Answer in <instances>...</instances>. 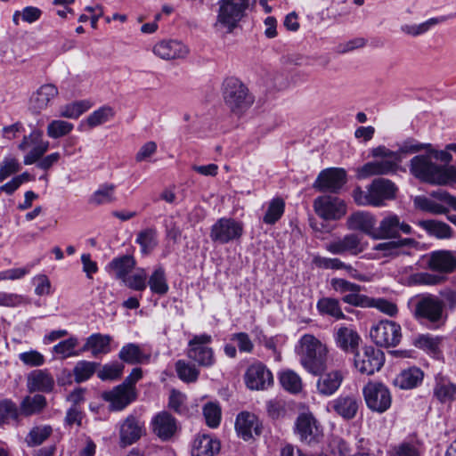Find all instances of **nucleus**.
<instances>
[{
    "label": "nucleus",
    "mask_w": 456,
    "mask_h": 456,
    "mask_svg": "<svg viewBox=\"0 0 456 456\" xmlns=\"http://www.w3.org/2000/svg\"><path fill=\"white\" fill-rule=\"evenodd\" d=\"M430 144L419 143L415 140H407L402 143L397 151H393L380 145L371 149L370 155L375 159L356 169L359 179H366L373 175H385L395 173L402 161V154H412L428 150Z\"/></svg>",
    "instance_id": "obj_1"
},
{
    "label": "nucleus",
    "mask_w": 456,
    "mask_h": 456,
    "mask_svg": "<svg viewBox=\"0 0 456 456\" xmlns=\"http://www.w3.org/2000/svg\"><path fill=\"white\" fill-rule=\"evenodd\" d=\"M409 167L411 175L421 182L439 186L456 183V167L438 165L432 161L429 154L413 157Z\"/></svg>",
    "instance_id": "obj_2"
},
{
    "label": "nucleus",
    "mask_w": 456,
    "mask_h": 456,
    "mask_svg": "<svg viewBox=\"0 0 456 456\" xmlns=\"http://www.w3.org/2000/svg\"><path fill=\"white\" fill-rule=\"evenodd\" d=\"M250 0H218L212 24L214 32L220 36L232 34L247 16Z\"/></svg>",
    "instance_id": "obj_3"
},
{
    "label": "nucleus",
    "mask_w": 456,
    "mask_h": 456,
    "mask_svg": "<svg viewBox=\"0 0 456 456\" xmlns=\"http://www.w3.org/2000/svg\"><path fill=\"white\" fill-rule=\"evenodd\" d=\"M297 351L302 366L308 372L317 375L326 370L328 348L314 336L305 334L301 337Z\"/></svg>",
    "instance_id": "obj_4"
},
{
    "label": "nucleus",
    "mask_w": 456,
    "mask_h": 456,
    "mask_svg": "<svg viewBox=\"0 0 456 456\" xmlns=\"http://www.w3.org/2000/svg\"><path fill=\"white\" fill-rule=\"evenodd\" d=\"M412 314L420 322H428L439 328L448 318L443 300L433 294L420 295L411 300Z\"/></svg>",
    "instance_id": "obj_5"
},
{
    "label": "nucleus",
    "mask_w": 456,
    "mask_h": 456,
    "mask_svg": "<svg viewBox=\"0 0 456 456\" xmlns=\"http://www.w3.org/2000/svg\"><path fill=\"white\" fill-rule=\"evenodd\" d=\"M397 187L395 184L384 178H378L367 187L366 191L360 187L353 191V198L357 205L381 207L387 200L395 198Z\"/></svg>",
    "instance_id": "obj_6"
},
{
    "label": "nucleus",
    "mask_w": 456,
    "mask_h": 456,
    "mask_svg": "<svg viewBox=\"0 0 456 456\" xmlns=\"http://www.w3.org/2000/svg\"><path fill=\"white\" fill-rule=\"evenodd\" d=\"M223 97L228 108L237 115L244 113L254 102V97L248 87L235 77L227 78L224 82Z\"/></svg>",
    "instance_id": "obj_7"
},
{
    "label": "nucleus",
    "mask_w": 456,
    "mask_h": 456,
    "mask_svg": "<svg viewBox=\"0 0 456 456\" xmlns=\"http://www.w3.org/2000/svg\"><path fill=\"white\" fill-rule=\"evenodd\" d=\"M413 202L417 208L436 215L445 213L448 208L456 210V197L444 190L433 191L430 197L416 196Z\"/></svg>",
    "instance_id": "obj_8"
},
{
    "label": "nucleus",
    "mask_w": 456,
    "mask_h": 456,
    "mask_svg": "<svg viewBox=\"0 0 456 456\" xmlns=\"http://www.w3.org/2000/svg\"><path fill=\"white\" fill-rule=\"evenodd\" d=\"M211 342L212 337L208 334L193 336L188 343V357L199 366L212 367L216 362V357L213 349L208 346Z\"/></svg>",
    "instance_id": "obj_9"
},
{
    "label": "nucleus",
    "mask_w": 456,
    "mask_h": 456,
    "mask_svg": "<svg viewBox=\"0 0 456 456\" xmlns=\"http://www.w3.org/2000/svg\"><path fill=\"white\" fill-rule=\"evenodd\" d=\"M243 232L241 222L230 217H221L211 226L209 236L213 242L227 244L239 240Z\"/></svg>",
    "instance_id": "obj_10"
},
{
    "label": "nucleus",
    "mask_w": 456,
    "mask_h": 456,
    "mask_svg": "<svg viewBox=\"0 0 456 456\" xmlns=\"http://www.w3.org/2000/svg\"><path fill=\"white\" fill-rule=\"evenodd\" d=\"M315 214L325 221H336L346 214V202L336 196L322 195L317 197L313 203Z\"/></svg>",
    "instance_id": "obj_11"
},
{
    "label": "nucleus",
    "mask_w": 456,
    "mask_h": 456,
    "mask_svg": "<svg viewBox=\"0 0 456 456\" xmlns=\"http://www.w3.org/2000/svg\"><path fill=\"white\" fill-rule=\"evenodd\" d=\"M362 394L366 405L372 411L383 413L391 406V394L382 383L369 382L362 388Z\"/></svg>",
    "instance_id": "obj_12"
},
{
    "label": "nucleus",
    "mask_w": 456,
    "mask_h": 456,
    "mask_svg": "<svg viewBox=\"0 0 456 456\" xmlns=\"http://www.w3.org/2000/svg\"><path fill=\"white\" fill-rule=\"evenodd\" d=\"M412 228L410 224L402 221L395 213L388 212L380 220L379 226L373 234L374 240L396 239L401 234H411Z\"/></svg>",
    "instance_id": "obj_13"
},
{
    "label": "nucleus",
    "mask_w": 456,
    "mask_h": 456,
    "mask_svg": "<svg viewBox=\"0 0 456 456\" xmlns=\"http://www.w3.org/2000/svg\"><path fill=\"white\" fill-rule=\"evenodd\" d=\"M385 362L384 353L373 346H364L354 354V364L362 374L372 375L379 371Z\"/></svg>",
    "instance_id": "obj_14"
},
{
    "label": "nucleus",
    "mask_w": 456,
    "mask_h": 456,
    "mask_svg": "<svg viewBox=\"0 0 456 456\" xmlns=\"http://www.w3.org/2000/svg\"><path fill=\"white\" fill-rule=\"evenodd\" d=\"M30 145H33V148L23 159L25 165L37 163L49 150L50 143L48 141L43 139V132L40 129H34L28 135H25L22 138L18 145V149L21 151H25Z\"/></svg>",
    "instance_id": "obj_15"
},
{
    "label": "nucleus",
    "mask_w": 456,
    "mask_h": 456,
    "mask_svg": "<svg viewBox=\"0 0 456 456\" xmlns=\"http://www.w3.org/2000/svg\"><path fill=\"white\" fill-rule=\"evenodd\" d=\"M370 336L377 346H395L402 337L401 326L395 322L383 320L370 329Z\"/></svg>",
    "instance_id": "obj_16"
},
{
    "label": "nucleus",
    "mask_w": 456,
    "mask_h": 456,
    "mask_svg": "<svg viewBox=\"0 0 456 456\" xmlns=\"http://www.w3.org/2000/svg\"><path fill=\"white\" fill-rule=\"evenodd\" d=\"M417 245L418 242L410 238L378 243L373 247V252L369 254V257L380 259L383 257H396L401 255H409L410 252L406 248H415Z\"/></svg>",
    "instance_id": "obj_17"
},
{
    "label": "nucleus",
    "mask_w": 456,
    "mask_h": 456,
    "mask_svg": "<svg viewBox=\"0 0 456 456\" xmlns=\"http://www.w3.org/2000/svg\"><path fill=\"white\" fill-rule=\"evenodd\" d=\"M346 182V174L343 168L330 167L322 170L313 187L320 191L337 192Z\"/></svg>",
    "instance_id": "obj_18"
},
{
    "label": "nucleus",
    "mask_w": 456,
    "mask_h": 456,
    "mask_svg": "<svg viewBox=\"0 0 456 456\" xmlns=\"http://www.w3.org/2000/svg\"><path fill=\"white\" fill-rule=\"evenodd\" d=\"M244 379L250 390H265L273 384L272 372L260 362L254 363L247 369Z\"/></svg>",
    "instance_id": "obj_19"
},
{
    "label": "nucleus",
    "mask_w": 456,
    "mask_h": 456,
    "mask_svg": "<svg viewBox=\"0 0 456 456\" xmlns=\"http://www.w3.org/2000/svg\"><path fill=\"white\" fill-rule=\"evenodd\" d=\"M102 397L110 403V410L118 411L125 409L136 398L135 388H126L122 384L102 393Z\"/></svg>",
    "instance_id": "obj_20"
},
{
    "label": "nucleus",
    "mask_w": 456,
    "mask_h": 456,
    "mask_svg": "<svg viewBox=\"0 0 456 456\" xmlns=\"http://www.w3.org/2000/svg\"><path fill=\"white\" fill-rule=\"evenodd\" d=\"M360 401L352 395H340L330 401L327 404V411L334 412L344 419H354L358 411Z\"/></svg>",
    "instance_id": "obj_21"
},
{
    "label": "nucleus",
    "mask_w": 456,
    "mask_h": 456,
    "mask_svg": "<svg viewBox=\"0 0 456 456\" xmlns=\"http://www.w3.org/2000/svg\"><path fill=\"white\" fill-rule=\"evenodd\" d=\"M316 381V391L322 396L333 395L341 387L344 374L339 370L322 371Z\"/></svg>",
    "instance_id": "obj_22"
},
{
    "label": "nucleus",
    "mask_w": 456,
    "mask_h": 456,
    "mask_svg": "<svg viewBox=\"0 0 456 456\" xmlns=\"http://www.w3.org/2000/svg\"><path fill=\"white\" fill-rule=\"evenodd\" d=\"M153 53L163 60L183 59L189 53L188 47L177 40H162L153 46Z\"/></svg>",
    "instance_id": "obj_23"
},
{
    "label": "nucleus",
    "mask_w": 456,
    "mask_h": 456,
    "mask_svg": "<svg viewBox=\"0 0 456 456\" xmlns=\"http://www.w3.org/2000/svg\"><path fill=\"white\" fill-rule=\"evenodd\" d=\"M235 428L239 436L245 441L253 438L255 436H259L261 433V424L258 418L248 411L240 412L237 416Z\"/></svg>",
    "instance_id": "obj_24"
},
{
    "label": "nucleus",
    "mask_w": 456,
    "mask_h": 456,
    "mask_svg": "<svg viewBox=\"0 0 456 456\" xmlns=\"http://www.w3.org/2000/svg\"><path fill=\"white\" fill-rule=\"evenodd\" d=\"M55 380L48 370L31 371L27 379V387L30 392L50 393L53 390Z\"/></svg>",
    "instance_id": "obj_25"
},
{
    "label": "nucleus",
    "mask_w": 456,
    "mask_h": 456,
    "mask_svg": "<svg viewBox=\"0 0 456 456\" xmlns=\"http://www.w3.org/2000/svg\"><path fill=\"white\" fill-rule=\"evenodd\" d=\"M153 433L161 440L170 439L176 431L175 419L167 411H161L151 419Z\"/></svg>",
    "instance_id": "obj_26"
},
{
    "label": "nucleus",
    "mask_w": 456,
    "mask_h": 456,
    "mask_svg": "<svg viewBox=\"0 0 456 456\" xmlns=\"http://www.w3.org/2000/svg\"><path fill=\"white\" fill-rule=\"evenodd\" d=\"M313 264L322 269L330 270H345L346 273L353 279L364 281H366L363 274L360 273L351 265L346 264L337 257H326L322 256H314Z\"/></svg>",
    "instance_id": "obj_27"
},
{
    "label": "nucleus",
    "mask_w": 456,
    "mask_h": 456,
    "mask_svg": "<svg viewBox=\"0 0 456 456\" xmlns=\"http://www.w3.org/2000/svg\"><path fill=\"white\" fill-rule=\"evenodd\" d=\"M59 94L57 86L53 84H45L41 86L30 99L31 108L40 112L49 107L51 102Z\"/></svg>",
    "instance_id": "obj_28"
},
{
    "label": "nucleus",
    "mask_w": 456,
    "mask_h": 456,
    "mask_svg": "<svg viewBox=\"0 0 456 456\" xmlns=\"http://www.w3.org/2000/svg\"><path fill=\"white\" fill-rule=\"evenodd\" d=\"M142 433V424L135 417L130 415L120 425V442L123 445H130L136 442Z\"/></svg>",
    "instance_id": "obj_29"
},
{
    "label": "nucleus",
    "mask_w": 456,
    "mask_h": 456,
    "mask_svg": "<svg viewBox=\"0 0 456 456\" xmlns=\"http://www.w3.org/2000/svg\"><path fill=\"white\" fill-rule=\"evenodd\" d=\"M111 341L112 338L110 335L94 333L86 338L81 352H90L93 356L107 354L111 351Z\"/></svg>",
    "instance_id": "obj_30"
},
{
    "label": "nucleus",
    "mask_w": 456,
    "mask_h": 456,
    "mask_svg": "<svg viewBox=\"0 0 456 456\" xmlns=\"http://www.w3.org/2000/svg\"><path fill=\"white\" fill-rule=\"evenodd\" d=\"M296 433L300 440L311 442L318 433L317 421L311 412H302L296 420Z\"/></svg>",
    "instance_id": "obj_31"
},
{
    "label": "nucleus",
    "mask_w": 456,
    "mask_h": 456,
    "mask_svg": "<svg viewBox=\"0 0 456 456\" xmlns=\"http://www.w3.org/2000/svg\"><path fill=\"white\" fill-rule=\"evenodd\" d=\"M375 224L374 216L364 211L355 212L347 219L348 229L362 231L372 239L376 230L374 229Z\"/></svg>",
    "instance_id": "obj_32"
},
{
    "label": "nucleus",
    "mask_w": 456,
    "mask_h": 456,
    "mask_svg": "<svg viewBox=\"0 0 456 456\" xmlns=\"http://www.w3.org/2000/svg\"><path fill=\"white\" fill-rule=\"evenodd\" d=\"M115 110L110 105H103L94 110L85 119H83L78 126L79 129H93L112 120L115 117Z\"/></svg>",
    "instance_id": "obj_33"
},
{
    "label": "nucleus",
    "mask_w": 456,
    "mask_h": 456,
    "mask_svg": "<svg viewBox=\"0 0 456 456\" xmlns=\"http://www.w3.org/2000/svg\"><path fill=\"white\" fill-rule=\"evenodd\" d=\"M428 265L433 271L448 273L456 267V258L448 251H436L430 255Z\"/></svg>",
    "instance_id": "obj_34"
},
{
    "label": "nucleus",
    "mask_w": 456,
    "mask_h": 456,
    "mask_svg": "<svg viewBox=\"0 0 456 456\" xmlns=\"http://www.w3.org/2000/svg\"><path fill=\"white\" fill-rule=\"evenodd\" d=\"M351 302L358 305V307H374L389 316H395L398 313L397 305L387 299L365 297L351 298Z\"/></svg>",
    "instance_id": "obj_35"
},
{
    "label": "nucleus",
    "mask_w": 456,
    "mask_h": 456,
    "mask_svg": "<svg viewBox=\"0 0 456 456\" xmlns=\"http://www.w3.org/2000/svg\"><path fill=\"white\" fill-rule=\"evenodd\" d=\"M330 285L335 291L340 294H346L342 297V300L348 305L358 306V305L351 302V298H356V297H365V295H362L359 293L361 290L360 285L352 283L345 279L333 278L330 281Z\"/></svg>",
    "instance_id": "obj_36"
},
{
    "label": "nucleus",
    "mask_w": 456,
    "mask_h": 456,
    "mask_svg": "<svg viewBox=\"0 0 456 456\" xmlns=\"http://www.w3.org/2000/svg\"><path fill=\"white\" fill-rule=\"evenodd\" d=\"M220 450V443L208 435L195 438L191 449L192 456H214Z\"/></svg>",
    "instance_id": "obj_37"
},
{
    "label": "nucleus",
    "mask_w": 456,
    "mask_h": 456,
    "mask_svg": "<svg viewBox=\"0 0 456 456\" xmlns=\"http://www.w3.org/2000/svg\"><path fill=\"white\" fill-rule=\"evenodd\" d=\"M424 374L419 368L411 367L401 371L394 380V384L401 389H411L419 385Z\"/></svg>",
    "instance_id": "obj_38"
},
{
    "label": "nucleus",
    "mask_w": 456,
    "mask_h": 456,
    "mask_svg": "<svg viewBox=\"0 0 456 456\" xmlns=\"http://www.w3.org/2000/svg\"><path fill=\"white\" fill-rule=\"evenodd\" d=\"M337 346L345 352L354 351L359 345L360 337L357 332L350 327H340L335 334Z\"/></svg>",
    "instance_id": "obj_39"
},
{
    "label": "nucleus",
    "mask_w": 456,
    "mask_h": 456,
    "mask_svg": "<svg viewBox=\"0 0 456 456\" xmlns=\"http://www.w3.org/2000/svg\"><path fill=\"white\" fill-rule=\"evenodd\" d=\"M119 358L131 364L147 362L151 355L142 351L141 347L134 343L125 345L118 354Z\"/></svg>",
    "instance_id": "obj_40"
},
{
    "label": "nucleus",
    "mask_w": 456,
    "mask_h": 456,
    "mask_svg": "<svg viewBox=\"0 0 456 456\" xmlns=\"http://www.w3.org/2000/svg\"><path fill=\"white\" fill-rule=\"evenodd\" d=\"M53 434L50 425L42 424L32 427L25 437L28 447H36L43 444Z\"/></svg>",
    "instance_id": "obj_41"
},
{
    "label": "nucleus",
    "mask_w": 456,
    "mask_h": 456,
    "mask_svg": "<svg viewBox=\"0 0 456 456\" xmlns=\"http://www.w3.org/2000/svg\"><path fill=\"white\" fill-rule=\"evenodd\" d=\"M93 107L89 100H79L61 107L59 116L65 118L77 119Z\"/></svg>",
    "instance_id": "obj_42"
},
{
    "label": "nucleus",
    "mask_w": 456,
    "mask_h": 456,
    "mask_svg": "<svg viewBox=\"0 0 456 456\" xmlns=\"http://www.w3.org/2000/svg\"><path fill=\"white\" fill-rule=\"evenodd\" d=\"M317 310L322 315H329L335 320H343L346 318L339 301L333 297H322L316 304Z\"/></svg>",
    "instance_id": "obj_43"
},
{
    "label": "nucleus",
    "mask_w": 456,
    "mask_h": 456,
    "mask_svg": "<svg viewBox=\"0 0 456 456\" xmlns=\"http://www.w3.org/2000/svg\"><path fill=\"white\" fill-rule=\"evenodd\" d=\"M423 453L421 444L414 441H403L387 452L388 456H423Z\"/></svg>",
    "instance_id": "obj_44"
},
{
    "label": "nucleus",
    "mask_w": 456,
    "mask_h": 456,
    "mask_svg": "<svg viewBox=\"0 0 456 456\" xmlns=\"http://www.w3.org/2000/svg\"><path fill=\"white\" fill-rule=\"evenodd\" d=\"M434 394L441 403H451L456 399V385L447 379L439 378L436 379Z\"/></svg>",
    "instance_id": "obj_45"
},
{
    "label": "nucleus",
    "mask_w": 456,
    "mask_h": 456,
    "mask_svg": "<svg viewBox=\"0 0 456 456\" xmlns=\"http://www.w3.org/2000/svg\"><path fill=\"white\" fill-rule=\"evenodd\" d=\"M78 345V338L71 336L69 338L62 340L53 346V353L61 359H67L69 357H77L82 353L81 350H76Z\"/></svg>",
    "instance_id": "obj_46"
},
{
    "label": "nucleus",
    "mask_w": 456,
    "mask_h": 456,
    "mask_svg": "<svg viewBox=\"0 0 456 456\" xmlns=\"http://www.w3.org/2000/svg\"><path fill=\"white\" fill-rule=\"evenodd\" d=\"M46 404V398L42 395L26 396L20 403V411L23 415L31 416L42 411Z\"/></svg>",
    "instance_id": "obj_47"
},
{
    "label": "nucleus",
    "mask_w": 456,
    "mask_h": 456,
    "mask_svg": "<svg viewBox=\"0 0 456 456\" xmlns=\"http://www.w3.org/2000/svg\"><path fill=\"white\" fill-rule=\"evenodd\" d=\"M279 380L281 387L291 394H297L302 390L303 383L300 376L291 370L281 371Z\"/></svg>",
    "instance_id": "obj_48"
},
{
    "label": "nucleus",
    "mask_w": 456,
    "mask_h": 456,
    "mask_svg": "<svg viewBox=\"0 0 456 456\" xmlns=\"http://www.w3.org/2000/svg\"><path fill=\"white\" fill-rule=\"evenodd\" d=\"M284 210V200L281 198H273L268 202L263 222L266 224H274L282 216Z\"/></svg>",
    "instance_id": "obj_49"
},
{
    "label": "nucleus",
    "mask_w": 456,
    "mask_h": 456,
    "mask_svg": "<svg viewBox=\"0 0 456 456\" xmlns=\"http://www.w3.org/2000/svg\"><path fill=\"white\" fill-rule=\"evenodd\" d=\"M134 266V260L130 256H123L121 257L114 258L108 265V267L114 272L118 279L125 280L128 273Z\"/></svg>",
    "instance_id": "obj_50"
},
{
    "label": "nucleus",
    "mask_w": 456,
    "mask_h": 456,
    "mask_svg": "<svg viewBox=\"0 0 456 456\" xmlns=\"http://www.w3.org/2000/svg\"><path fill=\"white\" fill-rule=\"evenodd\" d=\"M115 185L103 184L101 185L89 199V203L93 205L109 204L115 200Z\"/></svg>",
    "instance_id": "obj_51"
},
{
    "label": "nucleus",
    "mask_w": 456,
    "mask_h": 456,
    "mask_svg": "<svg viewBox=\"0 0 456 456\" xmlns=\"http://www.w3.org/2000/svg\"><path fill=\"white\" fill-rule=\"evenodd\" d=\"M136 243L141 247L143 254H149L158 245L157 231L154 228H147L141 231L136 237Z\"/></svg>",
    "instance_id": "obj_52"
},
{
    "label": "nucleus",
    "mask_w": 456,
    "mask_h": 456,
    "mask_svg": "<svg viewBox=\"0 0 456 456\" xmlns=\"http://www.w3.org/2000/svg\"><path fill=\"white\" fill-rule=\"evenodd\" d=\"M74 125L62 119H53L49 122L46 127V134L52 139H59L71 133Z\"/></svg>",
    "instance_id": "obj_53"
},
{
    "label": "nucleus",
    "mask_w": 456,
    "mask_h": 456,
    "mask_svg": "<svg viewBox=\"0 0 456 456\" xmlns=\"http://www.w3.org/2000/svg\"><path fill=\"white\" fill-rule=\"evenodd\" d=\"M442 338L429 334L420 335L415 340V346L433 356H438L440 354V344Z\"/></svg>",
    "instance_id": "obj_54"
},
{
    "label": "nucleus",
    "mask_w": 456,
    "mask_h": 456,
    "mask_svg": "<svg viewBox=\"0 0 456 456\" xmlns=\"http://www.w3.org/2000/svg\"><path fill=\"white\" fill-rule=\"evenodd\" d=\"M149 286L152 293L164 295L168 291V284L162 267L157 268L149 278Z\"/></svg>",
    "instance_id": "obj_55"
},
{
    "label": "nucleus",
    "mask_w": 456,
    "mask_h": 456,
    "mask_svg": "<svg viewBox=\"0 0 456 456\" xmlns=\"http://www.w3.org/2000/svg\"><path fill=\"white\" fill-rule=\"evenodd\" d=\"M437 18H431L419 24H403L400 29L403 33L411 36L418 37L429 31L434 26L439 23Z\"/></svg>",
    "instance_id": "obj_56"
},
{
    "label": "nucleus",
    "mask_w": 456,
    "mask_h": 456,
    "mask_svg": "<svg viewBox=\"0 0 456 456\" xmlns=\"http://www.w3.org/2000/svg\"><path fill=\"white\" fill-rule=\"evenodd\" d=\"M421 226L431 235H434L439 239H447L452 236L451 227L443 222L427 220L421 222Z\"/></svg>",
    "instance_id": "obj_57"
},
{
    "label": "nucleus",
    "mask_w": 456,
    "mask_h": 456,
    "mask_svg": "<svg viewBox=\"0 0 456 456\" xmlns=\"http://www.w3.org/2000/svg\"><path fill=\"white\" fill-rule=\"evenodd\" d=\"M175 370L179 379L187 383L196 381L200 374V371L195 365L187 362L184 360H179L176 362Z\"/></svg>",
    "instance_id": "obj_58"
},
{
    "label": "nucleus",
    "mask_w": 456,
    "mask_h": 456,
    "mask_svg": "<svg viewBox=\"0 0 456 456\" xmlns=\"http://www.w3.org/2000/svg\"><path fill=\"white\" fill-rule=\"evenodd\" d=\"M444 276L427 272L416 273L410 276L409 283L411 285L435 286L444 281Z\"/></svg>",
    "instance_id": "obj_59"
},
{
    "label": "nucleus",
    "mask_w": 456,
    "mask_h": 456,
    "mask_svg": "<svg viewBox=\"0 0 456 456\" xmlns=\"http://www.w3.org/2000/svg\"><path fill=\"white\" fill-rule=\"evenodd\" d=\"M97 363L89 361H79L73 369L76 382L81 383L89 379L95 372Z\"/></svg>",
    "instance_id": "obj_60"
},
{
    "label": "nucleus",
    "mask_w": 456,
    "mask_h": 456,
    "mask_svg": "<svg viewBox=\"0 0 456 456\" xmlns=\"http://www.w3.org/2000/svg\"><path fill=\"white\" fill-rule=\"evenodd\" d=\"M203 415L209 428H217L221 421V408L217 403H208L203 408Z\"/></svg>",
    "instance_id": "obj_61"
},
{
    "label": "nucleus",
    "mask_w": 456,
    "mask_h": 456,
    "mask_svg": "<svg viewBox=\"0 0 456 456\" xmlns=\"http://www.w3.org/2000/svg\"><path fill=\"white\" fill-rule=\"evenodd\" d=\"M20 164L14 157L7 156L0 163V183L20 169Z\"/></svg>",
    "instance_id": "obj_62"
},
{
    "label": "nucleus",
    "mask_w": 456,
    "mask_h": 456,
    "mask_svg": "<svg viewBox=\"0 0 456 456\" xmlns=\"http://www.w3.org/2000/svg\"><path fill=\"white\" fill-rule=\"evenodd\" d=\"M347 253L356 256L364 251L367 248V243L361 240V238L355 234H348L342 238Z\"/></svg>",
    "instance_id": "obj_63"
},
{
    "label": "nucleus",
    "mask_w": 456,
    "mask_h": 456,
    "mask_svg": "<svg viewBox=\"0 0 456 456\" xmlns=\"http://www.w3.org/2000/svg\"><path fill=\"white\" fill-rule=\"evenodd\" d=\"M124 366L119 362L105 364L97 373L102 380H113L118 379L123 372Z\"/></svg>",
    "instance_id": "obj_64"
}]
</instances>
